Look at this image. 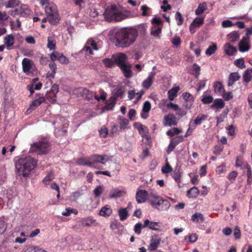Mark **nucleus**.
I'll list each match as a JSON object with an SVG mask.
<instances>
[{
	"label": "nucleus",
	"instance_id": "49",
	"mask_svg": "<svg viewBox=\"0 0 252 252\" xmlns=\"http://www.w3.org/2000/svg\"><path fill=\"white\" fill-rule=\"evenodd\" d=\"M103 191L102 186H98L94 190V194L95 197H98L100 196Z\"/></svg>",
	"mask_w": 252,
	"mask_h": 252
},
{
	"label": "nucleus",
	"instance_id": "5",
	"mask_svg": "<svg viewBox=\"0 0 252 252\" xmlns=\"http://www.w3.org/2000/svg\"><path fill=\"white\" fill-rule=\"evenodd\" d=\"M45 11L47 18H44L42 20V23L47 22V19L49 22L52 25H56L60 21V18L56 5L53 3H48L45 7Z\"/></svg>",
	"mask_w": 252,
	"mask_h": 252
},
{
	"label": "nucleus",
	"instance_id": "42",
	"mask_svg": "<svg viewBox=\"0 0 252 252\" xmlns=\"http://www.w3.org/2000/svg\"><path fill=\"white\" fill-rule=\"evenodd\" d=\"M182 132V130L177 127H174L172 129L168 130L166 132V134L170 137H173L176 134H178Z\"/></svg>",
	"mask_w": 252,
	"mask_h": 252
},
{
	"label": "nucleus",
	"instance_id": "9",
	"mask_svg": "<svg viewBox=\"0 0 252 252\" xmlns=\"http://www.w3.org/2000/svg\"><path fill=\"white\" fill-rule=\"evenodd\" d=\"M50 59L52 62L58 60L62 64H66L69 63L68 59L63 54L57 51L54 52L50 55Z\"/></svg>",
	"mask_w": 252,
	"mask_h": 252
},
{
	"label": "nucleus",
	"instance_id": "32",
	"mask_svg": "<svg viewBox=\"0 0 252 252\" xmlns=\"http://www.w3.org/2000/svg\"><path fill=\"white\" fill-rule=\"evenodd\" d=\"M25 252H47L46 251L32 245H28L25 249Z\"/></svg>",
	"mask_w": 252,
	"mask_h": 252
},
{
	"label": "nucleus",
	"instance_id": "31",
	"mask_svg": "<svg viewBox=\"0 0 252 252\" xmlns=\"http://www.w3.org/2000/svg\"><path fill=\"white\" fill-rule=\"evenodd\" d=\"M191 220L197 223H202L204 221V218L202 214L196 212L192 216Z\"/></svg>",
	"mask_w": 252,
	"mask_h": 252
},
{
	"label": "nucleus",
	"instance_id": "52",
	"mask_svg": "<svg viewBox=\"0 0 252 252\" xmlns=\"http://www.w3.org/2000/svg\"><path fill=\"white\" fill-rule=\"evenodd\" d=\"M49 67L52 70V73L50 75H48L47 76H51L52 78L55 77V74L56 73L57 66L56 63L53 62V63L49 64Z\"/></svg>",
	"mask_w": 252,
	"mask_h": 252
},
{
	"label": "nucleus",
	"instance_id": "62",
	"mask_svg": "<svg viewBox=\"0 0 252 252\" xmlns=\"http://www.w3.org/2000/svg\"><path fill=\"white\" fill-rule=\"evenodd\" d=\"M234 236L236 239H238L241 238V233L240 227L238 226H236L234 230Z\"/></svg>",
	"mask_w": 252,
	"mask_h": 252
},
{
	"label": "nucleus",
	"instance_id": "53",
	"mask_svg": "<svg viewBox=\"0 0 252 252\" xmlns=\"http://www.w3.org/2000/svg\"><path fill=\"white\" fill-rule=\"evenodd\" d=\"M192 68L194 71L193 74L195 76V78H198L200 75V67L197 63H195L193 64Z\"/></svg>",
	"mask_w": 252,
	"mask_h": 252
},
{
	"label": "nucleus",
	"instance_id": "43",
	"mask_svg": "<svg viewBox=\"0 0 252 252\" xmlns=\"http://www.w3.org/2000/svg\"><path fill=\"white\" fill-rule=\"evenodd\" d=\"M181 172L179 169H175L172 174V177L178 183L181 182Z\"/></svg>",
	"mask_w": 252,
	"mask_h": 252
},
{
	"label": "nucleus",
	"instance_id": "25",
	"mask_svg": "<svg viewBox=\"0 0 252 252\" xmlns=\"http://www.w3.org/2000/svg\"><path fill=\"white\" fill-rule=\"evenodd\" d=\"M243 169H246L247 175V184L248 185H251L252 184V172L251 166L247 163L244 164Z\"/></svg>",
	"mask_w": 252,
	"mask_h": 252
},
{
	"label": "nucleus",
	"instance_id": "44",
	"mask_svg": "<svg viewBox=\"0 0 252 252\" xmlns=\"http://www.w3.org/2000/svg\"><path fill=\"white\" fill-rule=\"evenodd\" d=\"M161 32V28L158 26H154L151 29V34L154 36H158Z\"/></svg>",
	"mask_w": 252,
	"mask_h": 252
},
{
	"label": "nucleus",
	"instance_id": "40",
	"mask_svg": "<svg viewBox=\"0 0 252 252\" xmlns=\"http://www.w3.org/2000/svg\"><path fill=\"white\" fill-rule=\"evenodd\" d=\"M214 87L215 91L216 93L221 94L224 92V89L222 84L219 82H216L214 85Z\"/></svg>",
	"mask_w": 252,
	"mask_h": 252
},
{
	"label": "nucleus",
	"instance_id": "23",
	"mask_svg": "<svg viewBox=\"0 0 252 252\" xmlns=\"http://www.w3.org/2000/svg\"><path fill=\"white\" fill-rule=\"evenodd\" d=\"M240 75L237 72L231 73L229 74L227 85L228 86H232L234 83L239 80Z\"/></svg>",
	"mask_w": 252,
	"mask_h": 252
},
{
	"label": "nucleus",
	"instance_id": "3",
	"mask_svg": "<svg viewBox=\"0 0 252 252\" xmlns=\"http://www.w3.org/2000/svg\"><path fill=\"white\" fill-rule=\"evenodd\" d=\"M36 164L37 161L33 158L27 157L19 159L15 163V167L19 175L27 177Z\"/></svg>",
	"mask_w": 252,
	"mask_h": 252
},
{
	"label": "nucleus",
	"instance_id": "47",
	"mask_svg": "<svg viewBox=\"0 0 252 252\" xmlns=\"http://www.w3.org/2000/svg\"><path fill=\"white\" fill-rule=\"evenodd\" d=\"M172 168L169 163L167 161L165 165L162 167L161 171L163 173L167 174L169 173L172 171Z\"/></svg>",
	"mask_w": 252,
	"mask_h": 252
},
{
	"label": "nucleus",
	"instance_id": "48",
	"mask_svg": "<svg viewBox=\"0 0 252 252\" xmlns=\"http://www.w3.org/2000/svg\"><path fill=\"white\" fill-rule=\"evenodd\" d=\"M252 78V75H251V73L250 72V71L248 70H246L244 72L243 79L244 82L246 83H249L251 80V79Z\"/></svg>",
	"mask_w": 252,
	"mask_h": 252
},
{
	"label": "nucleus",
	"instance_id": "55",
	"mask_svg": "<svg viewBox=\"0 0 252 252\" xmlns=\"http://www.w3.org/2000/svg\"><path fill=\"white\" fill-rule=\"evenodd\" d=\"M103 63H104L106 66L109 68L112 67L115 64L114 61H113L109 58L103 59Z\"/></svg>",
	"mask_w": 252,
	"mask_h": 252
},
{
	"label": "nucleus",
	"instance_id": "8",
	"mask_svg": "<svg viewBox=\"0 0 252 252\" xmlns=\"http://www.w3.org/2000/svg\"><path fill=\"white\" fill-rule=\"evenodd\" d=\"M154 195V193H148L145 189H138L135 195V198L138 203H142L145 202L147 200L149 203L150 196Z\"/></svg>",
	"mask_w": 252,
	"mask_h": 252
},
{
	"label": "nucleus",
	"instance_id": "1",
	"mask_svg": "<svg viewBox=\"0 0 252 252\" xmlns=\"http://www.w3.org/2000/svg\"><path fill=\"white\" fill-rule=\"evenodd\" d=\"M138 37V31L134 28H125L116 31L113 42L118 47L126 48L132 45Z\"/></svg>",
	"mask_w": 252,
	"mask_h": 252
},
{
	"label": "nucleus",
	"instance_id": "57",
	"mask_svg": "<svg viewBox=\"0 0 252 252\" xmlns=\"http://www.w3.org/2000/svg\"><path fill=\"white\" fill-rule=\"evenodd\" d=\"M54 179V176L52 173H49L48 175L43 179V183L46 185H48L50 182Z\"/></svg>",
	"mask_w": 252,
	"mask_h": 252
},
{
	"label": "nucleus",
	"instance_id": "15",
	"mask_svg": "<svg viewBox=\"0 0 252 252\" xmlns=\"http://www.w3.org/2000/svg\"><path fill=\"white\" fill-rule=\"evenodd\" d=\"M207 118L208 116L207 115L199 114L196 117L195 119L191 120L189 122V124L193 127L195 128L197 126L201 125L203 121L207 120Z\"/></svg>",
	"mask_w": 252,
	"mask_h": 252
},
{
	"label": "nucleus",
	"instance_id": "50",
	"mask_svg": "<svg viewBox=\"0 0 252 252\" xmlns=\"http://www.w3.org/2000/svg\"><path fill=\"white\" fill-rule=\"evenodd\" d=\"M175 19L177 21L178 26H181L183 24L184 22V18L179 12H177L175 14Z\"/></svg>",
	"mask_w": 252,
	"mask_h": 252
},
{
	"label": "nucleus",
	"instance_id": "54",
	"mask_svg": "<svg viewBox=\"0 0 252 252\" xmlns=\"http://www.w3.org/2000/svg\"><path fill=\"white\" fill-rule=\"evenodd\" d=\"M124 93V89L123 87H122L121 86V87H120L115 89V93H114V96L115 97H116L117 98L119 97H122L123 96Z\"/></svg>",
	"mask_w": 252,
	"mask_h": 252
},
{
	"label": "nucleus",
	"instance_id": "36",
	"mask_svg": "<svg viewBox=\"0 0 252 252\" xmlns=\"http://www.w3.org/2000/svg\"><path fill=\"white\" fill-rule=\"evenodd\" d=\"M180 88L179 87H174L170 90L168 92V97L170 100H173L174 98L176 96Z\"/></svg>",
	"mask_w": 252,
	"mask_h": 252
},
{
	"label": "nucleus",
	"instance_id": "26",
	"mask_svg": "<svg viewBox=\"0 0 252 252\" xmlns=\"http://www.w3.org/2000/svg\"><path fill=\"white\" fill-rule=\"evenodd\" d=\"M227 37L229 42H234L239 39L240 34L238 32L233 31L227 34Z\"/></svg>",
	"mask_w": 252,
	"mask_h": 252
},
{
	"label": "nucleus",
	"instance_id": "39",
	"mask_svg": "<svg viewBox=\"0 0 252 252\" xmlns=\"http://www.w3.org/2000/svg\"><path fill=\"white\" fill-rule=\"evenodd\" d=\"M217 50V45L216 43H213L212 45L209 46L206 50L205 53L208 56H211L214 54Z\"/></svg>",
	"mask_w": 252,
	"mask_h": 252
},
{
	"label": "nucleus",
	"instance_id": "33",
	"mask_svg": "<svg viewBox=\"0 0 252 252\" xmlns=\"http://www.w3.org/2000/svg\"><path fill=\"white\" fill-rule=\"evenodd\" d=\"M47 41V48L50 50L55 49L56 41L54 37L52 36H48Z\"/></svg>",
	"mask_w": 252,
	"mask_h": 252
},
{
	"label": "nucleus",
	"instance_id": "30",
	"mask_svg": "<svg viewBox=\"0 0 252 252\" xmlns=\"http://www.w3.org/2000/svg\"><path fill=\"white\" fill-rule=\"evenodd\" d=\"M224 106V102L222 99L218 98L214 101L213 103L211 105V108L212 109H222Z\"/></svg>",
	"mask_w": 252,
	"mask_h": 252
},
{
	"label": "nucleus",
	"instance_id": "20",
	"mask_svg": "<svg viewBox=\"0 0 252 252\" xmlns=\"http://www.w3.org/2000/svg\"><path fill=\"white\" fill-rule=\"evenodd\" d=\"M120 68L122 71L123 73L126 78H129L132 76L130 64L126 63V64L123 65V66L120 67Z\"/></svg>",
	"mask_w": 252,
	"mask_h": 252
},
{
	"label": "nucleus",
	"instance_id": "37",
	"mask_svg": "<svg viewBox=\"0 0 252 252\" xmlns=\"http://www.w3.org/2000/svg\"><path fill=\"white\" fill-rule=\"evenodd\" d=\"M207 8V4L206 2H203L199 4L197 8L195 11L196 15H199L203 13Z\"/></svg>",
	"mask_w": 252,
	"mask_h": 252
},
{
	"label": "nucleus",
	"instance_id": "24",
	"mask_svg": "<svg viewBox=\"0 0 252 252\" xmlns=\"http://www.w3.org/2000/svg\"><path fill=\"white\" fill-rule=\"evenodd\" d=\"M59 91V86L58 85L55 84H54L51 88L50 92V95H52V96H51L50 101H52V102L55 103L56 101V94Z\"/></svg>",
	"mask_w": 252,
	"mask_h": 252
},
{
	"label": "nucleus",
	"instance_id": "17",
	"mask_svg": "<svg viewBox=\"0 0 252 252\" xmlns=\"http://www.w3.org/2000/svg\"><path fill=\"white\" fill-rule=\"evenodd\" d=\"M238 47L239 51L241 52L249 51L251 47L250 40L246 39L245 38H242L239 43Z\"/></svg>",
	"mask_w": 252,
	"mask_h": 252
},
{
	"label": "nucleus",
	"instance_id": "22",
	"mask_svg": "<svg viewBox=\"0 0 252 252\" xmlns=\"http://www.w3.org/2000/svg\"><path fill=\"white\" fill-rule=\"evenodd\" d=\"M223 48L225 53L229 56H233L237 52L236 48L229 43H226Z\"/></svg>",
	"mask_w": 252,
	"mask_h": 252
},
{
	"label": "nucleus",
	"instance_id": "38",
	"mask_svg": "<svg viewBox=\"0 0 252 252\" xmlns=\"http://www.w3.org/2000/svg\"><path fill=\"white\" fill-rule=\"evenodd\" d=\"M120 219L122 221L126 220L128 217V212L126 208H121L119 210Z\"/></svg>",
	"mask_w": 252,
	"mask_h": 252
},
{
	"label": "nucleus",
	"instance_id": "61",
	"mask_svg": "<svg viewBox=\"0 0 252 252\" xmlns=\"http://www.w3.org/2000/svg\"><path fill=\"white\" fill-rule=\"evenodd\" d=\"M221 26L223 28H226L234 26V24H233L230 20H225L222 22Z\"/></svg>",
	"mask_w": 252,
	"mask_h": 252
},
{
	"label": "nucleus",
	"instance_id": "51",
	"mask_svg": "<svg viewBox=\"0 0 252 252\" xmlns=\"http://www.w3.org/2000/svg\"><path fill=\"white\" fill-rule=\"evenodd\" d=\"M120 127L121 129H125L129 124L128 120L125 118L119 119Z\"/></svg>",
	"mask_w": 252,
	"mask_h": 252
},
{
	"label": "nucleus",
	"instance_id": "56",
	"mask_svg": "<svg viewBox=\"0 0 252 252\" xmlns=\"http://www.w3.org/2000/svg\"><path fill=\"white\" fill-rule=\"evenodd\" d=\"M235 64L239 68L243 69L245 68L246 65L245 64V62L244 59L243 58H241L235 61Z\"/></svg>",
	"mask_w": 252,
	"mask_h": 252
},
{
	"label": "nucleus",
	"instance_id": "16",
	"mask_svg": "<svg viewBox=\"0 0 252 252\" xmlns=\"http://www.w3.org/2000/svg\"><path fill=\"white\" fill-rule=\"evenodd\" d=\"M45 101V98L44 97H39V98L33 100L27 112L30 111V112L35 110L38 106H39L41 103Z\"/></svg>",
	"mask_w": 252,
	"mask_h": 252
},
{
	"label": "nucleus",
	"instance_id": "60",
	"mask_svg": "<svg viewBox=\"0 0 252 252\" xmlns=\"http://www.w3.org/2000/svg\"><path fill=\"white\" fill-rule=\"evenodd\" d=\"M151 108V104L149 101H146L143 106L142 110L144 112L149 113Z\"/></svg>",
	"mask_w": 252,
	"mask_h": 252
},
{
	"label": "nucleus",
	"instance_id": "27",
	"mask_svg": "<svg viewBox=\"0 0 252 252\" xmlns=\"http://www.w3.org/2000/svg\"><path fill=\"white\" fill-rule=\"evenodd\" d=\"M4 45L8 49H10V47L12 46L15 42L14 37L12 34H9L4 37Z\"/></svg>",
	"mask_w": 252,
	"mask_h": 252
},
{
	"label": "nucleus",
	"instance_id": "14",
	"mask_svg": "<svg viewBox=\"0 0 252 252\" xmlns=\"http://www.w3.org/2000/svg\"><path fill=\"white\" fill-rule=\"evenodd\" d=\"M98 49L95 42L93 39H89L87 41L83 50L87 52H89V54L93 55V50H97Z\"/></svg>",
	"mask_w": 252,
	"mask_h": 252
},
{
	"label": "nucleus",
	"instance_id": "7",
	"mask_svg": "<svg viewBox=\"0 0 252 252\" xmlns=\"http://www.w3.org/2000/svg\"><path fill=\"white\" fill-rule=\"evenodd\" d=\"M50 145L48 142L42 141L34 143L31 145L30 152L38 155H46L50 151Z\"/></svg>",
	"mask_w": 252,
	"mask_h": 252
},
{
	"label": "nucleus",
	"instance_id": "19",
	"mask_svg": "<svg viewBox=\"0 0 252 252\" xmlns=\"http://www.w3.org/2000/svg\"><path fill=\"white\" fill-rule=\"evenodd\" d=\"M155 73L151 72L147 78L144 80L142 83V86L145 89H149L153 83Z\"/></svg>",
	"mask_w": 252,
	"mask_h": 252
},
{
	"label": "nucleus",
	"instance_id": "18",
	"mask_svg": "<svg viewBox=\"0 0 252 252\" xmlns=\"http://www.w3.org/2000/svg\"><path fill=\"white\" fill-rule=\"evenodd\" d=\"M204 17H196L195 18L189 26L190 31L191 33H193L194 31H193V29L196 27H199L204 23Z\"/></svg>",
	"mask_w": 252,
	"mask_h": 252
},
{
	"label": "nucleus",
	"instance_id": "6",
	"mask_svg": "<svg viewBox=\"0 0 252 252\" xmlns=\"http://www.w3.org/2000/svg\"><path fill=\"white\" fill-rule=\"evenodd\" d=\"M149 203L155 208L160 211H165L170 206V203L168 200L164 199L162 197L156 193L150 196Z\"/></svg>",
	"mask_w": 252,
	"mask_h": 252
},
{
	"label": "nucleus",
	"instance_id": "34",
	"mask_svg": "<svg viewBox=\"0 0 252 252\" xmlns=\"http://www.w3.org/2000/svg\"><path fill=\"white\" fill-rule=\"evenodd\" d=\"M125 193L126 192L124 191L119 190L117 189H115L110 192L109 195L110 198H118L120 197Z\"/></svg>",
	"mask_w": 252,
	"mask_h": 252
},
{
	"label": "nucleus",
	"instance_id": "10",
	"mask_svg": "<svg viewBox=\"0 0 252 252\" xmlns=\"http://www.w3.org/2000/svg\"><path fill=\"white\" fill-rule=\"evenodd\" d=\"M112 57L115 64L119 67L126 63V61L127 57L126 54L124 53H120L117 55H113Z\"/></svg>",
	"mask_w": 252,
	"mask_h": 252
},
{
	"label": "nucleus",
	"instance_id": "2",
	"mask_svg": "<svg viewBox=\"0 0 252 252\" xmlns=\"http://www.w3.org/2000/svg\"><path fill=\"white\" fill-rule=\"evenodd\" d=\"M112 158V156L107 155H100L94 154L89 157L78 158L76 159V163L79 165H86L95 169H102V166L100 164L105 165Z\"/></svg>",
	"mask_w": 252,
	"mask_h": 252
},
{
	"label": "nucleus",
	"instance_id": "58",
	"mask_svg": "<svg viewBox=\"0 0 252 252\" xmlns=\"http://www.w3.org/2000/svg\"><path fill=\"white\" fill-rule=\"evenodd\" d=\"M201 101L203 104H209L213 102V97L211 95H205L202 98Z\"/></svg>",
	"mask_w": 252,
	"mask_h": 252
},
{
	"label": "nucleus",
	"instance_id": "29",
	"mask_svg": "<svg viewBox=\"0 0 252 252\" xmlns=\"http://www.w3.org/2000/svg\"><path fill=\"white\" fill-rule=\"evenodd\" d=\"M95 221L92 217H89L87 218H82L80 222L82 226H91Z\"/></svg>",
	"mask_w": 252,
	"mask_h": 252
},
{
	"label": "nucleus",
	"instance_id": "59",
	"mask_svg": "<svg viewBox=\"0 0 252 252\" xmlns=\"http://www.w3.org/2000/svg\"><path fill=\"white\" fill-rule=\"evenodd\" d=\"M143 228L142 223L138 222L135 224L133 230L137 235H140L141 233V229Z\"/></svg>",
	"mask_w": 252,
	"mask_h": 252
},
{
	"label": "nucleus",
	"instance_id": "63",
	"mask_svg": "<svg viewBox=\"0 0 252 252\" xmlns=\"http://www.w3.org/2000/svg\"><path fill=\"white\" fill-rule=\"evenodd\" d=\"M7 228V223L5 221L0 220V234L3 233Z\"/></svg>",
	"mask_w": 252,
	"mask_h": 252
},
{
	"label": "nucleus",
	"instance_id": "13",
	"mask_svg": "<svg viewBox=\"0 0 252 252\" xmlns=\"http://www.w3.org/2000/svg\"><path fill=\"white\" fill-rule=\"evenodd\" d=\"M77 91L82 97L88 100L92 99L93 97V92L87 88L80 87L77 89Z\"/></svg>",
	"mask_w": 252,
	"mask_h": 252
},
{
	"label": "nucleus",
	"instance_id": "41",
	"mask_svg": "<svg viewBox=\"0 0 252 252\" xmlns=\"http://www.w3.org/2000/svg\"><path fill=\"white\" fill-rule=\"evenodd\" d=\"M182 97L186 101L190 103V106L194 101L193 97L190 93H184L182 94Z\"/></svg>",
	"mask_w": 252,
	"mask_h": 252
},
{
	"label": "nucleus",
	"instance_id": "35",
	"mask_svg": "<svg viewBox=\"0 0 252 252\" xmlns=\"http://www.w3.org/2000/svg\"><path fill=\"white\" fill-rule=\"evenodd\" d=\"M199 191L198 189L194 187L191 188L187 192V195L190 198H196L199 194Z\"/></svg>",
	"mask_w": 252,
	"mask_h": 252
},
{
	"label": "nucleus",
	"instance_id": "28",
	"mask_svg": "<svg viewBox=\"0 0 252 252\" xmlns=\"http://www.w3.org/2000/svg\"><path fill=\"white\" fill-rule=\"evenodd\" d=\"M160 243V239H152L151 244H150L148 250L151 252H154L157 250Z\"/></svg>",
	"mask_w": 252,
	"mask_h": 252
},
{
	"label": "nucleus",
	"instance_id": "46",
	"mask_svg": "<svg viewBox=\"0 0 252 252\" xmlns=\"http://www.w3.org/2000/svg\"><path fill=\"white\" fill-rule=\"evenodd\" d=\"M246 163L244 162V158L241 156H238L236 158V162H235V166L237 167H243L244 164Z\"/></svg>",
	"mask_w": 252,
	"mask_h": 252
},
{
	"label": "nucleus",
	"instance_id": "21",
	"mask_svg": "<svg viewBox=\"0 0 252 252\" xmlns=\"http://www.w3.org/2000/svg\"><path fill=\"white\" fill-rule=\"evenodd\" d=\"M112 213V210L111 207L106 205L105 206L101 208L98 214L103 217H109Z\"/></svg>",
	"mask_w": 252,
	"mask_h": 252
},
{
	"label": "nucleus",
	"instance_id": "4",
	"mask_svg": "<svg viewBox=\"0 0 252 252\" xmlns=\"http://www.w3.org/2000/svg\"><path fill=\"white\" fill-rule=\"evenodd\" d=\"M104 15L109 22H119L127 18L115 5L108 6L105 10Z\"/></svg>",
	"mask_w": 252,
	"mask_h": 252
},
{
	"label": "nucleus",
	"instance_id": "11",
	"mask_svg": "<svg viewBox=\"0 0 252 252\" xmlns=\"http://www.w3.org/2000/svg\"><path fill=\"white\" fill-rule=\"evenodd\" d=\"M163 125L165 126H176L177 121L175 115L172 113H169L166 115L163 120Z\"/></svg>",
	"mask_w": 252,
	"mask_h": 252
},
{
	"label": "nucleus",
	"instance_id": "64",
	"mask_svg": "<svg viewBox=\"0 0 252 252\" xmlns=\"http://www.w3.org/2000/svg\"><path fill=\"white\" fill-rule=\"evenodd\" d=\"M237 172L235 171H233L228 175L227 178L229 180V181H233L235 180V178L237 177Z\"/></svg>",
	"mask_w": 252,
	"mask_h": 252
},
{
	"label": "nucleus",
	"instance_id": "45",
	"mask_svg": "<svg viewBox=\"0 0 252 252\" xmlns=\"http://www.w3.org/2000/svg\"><path fill=\"white\" fill-rule=\"evenodd\" d=\"M20 4V2L18 0H10L6 4L7 8H13Z\"/></svg>",
	"mask_w": 252,
	"mask_h": 252
},
{
	"label": "nucleus",
	"instance_id": "12",
	"mask_svg": "<svg viewBox=\"0 0 252 252\" xmlns=\"http://www.w3.org/2000/svg\"><path fill=\"white\" fill-rule=\"evenodd\" d=\"M23 71L27 75H30V70L34 66L32 61L28 58H24L22 62Z\"/></svg>",
	"mask_w": 252,
	"mask_h": 252
}]
</instances>
